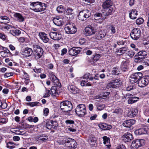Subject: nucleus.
<instances>
[{
	"instance_id": "obj_1",
	"label": "nucleus",
	"mask_w": 149,
	"mask_h": 149,
	"mask_svg": "<svg viewBox=\"0 0 149 149\" xmlns=\"http://www.w3.org/2000/svg\"><path fill=\"white\" fill-rule=\"evenodd\" d=\"M30 9L35 12L42 11L45 9V4L40 2H35L30 3Z\"/></svg>"
},
{
	"instance_id": "obj_2",
	"label": "nucleus",
	"mask_w": 149,
	"mask_h": 149,
	"mask_svg": "<svg viewBox=\"0 0 149 149\" xmlns=\"http://www.w3.org/2000/svg\"><path fill=\"white\" fill-rule=\"evenodd\" d=\"M113 3L111 0H106L104 2L102 7L104 9H106V16L111 15L114 11V7Z\"/></svg>"
},
{
	"instance_id": "obj_3",
	"label": "nucleus",
	"mask_w": 149,
	"mask_h": 149,
	"mask_svg": "<svg viewBox=\"0 0 149 149\" xmlns=\"http://www.w3.org/2000/svg\"><path fill=\"white\" fill-rule=\"evenodd\" d=\"M60 107L63 111L67 113V115L69 114L68 112L71 111L73 107L72 103L68 101H65L61 102L60 103Z\"/></svg>"
},
{
	"instance_id": "obj_4",
	"label": "nucleus",
	"mask_w": 149,
	"mask_h": 149,
	"mask_svg": "<svg viewBox=\"0 0 149 149\" xmlns=\"http://www.w3.org/2000/svg\"><path fill=\"white\" fill-rule=\"evenodd\" d=\"M62 143L67 146L69 149H74L77 147V143L75 140L71 138L63 140Z\"/></svg>"
},
{
	"instance_id": "obj_5",
	"label": "nucleus",
	"mask_w": 149,
	"mask_h": 149,
	"mask_svg": "<svg viewBox=\"0 0 149 149\" xmlns=\"http://www.w3.org/2000/svg\"><path fill=\"white\" fill-rule=\"evenodd\" d=\"M75 110L77 114L79 117H83L86 114V106L84 104H81L78 105Z\"/></svg>"
},
{
	"instance_id": "obj_6",
	"label": "nucleus",
	"mask_w": 149,
	"mask_h": 149,
	"mask_svg": "<svg viewBox=\"0 0 149 149\" xmlns=\"http://www.w3.org/2000/svg\"><path fill=\"white\" fill-rule=\"evenodd\" d=\"M64 29L66 33L70 34L75 33L77 30L75 24L72 23L67 24L65 26Z\"/></svg>"
},
{
	"instance_id": "obj_7",
	"label": "nucleus",
	"mask_w": 149,
	"mask_h": 149,
	"mask_svg": "<svg viewBox=\"0 0 149 149\" xmlns=\"http://www.w3.org/2000/svg\"><path fill=\"white\" fill-rule=\"evenodd\" d=\"M97 28L92 25H89L86 27L84 30V34L86 36H90L95 33L96 32Z\"/></svg>"
},
{
	"instance_id": "obj_8",
	"label": "nucleus",
	"mask_w": 149,
	"mask_h": 149,
	"mask_svg": "<svg viewBox=\"0 0 149 149\" xmlns=\"http://www.w3.org/2000/svg\"><path fill=\"white\" fill-rule=\"evenodd\" d=\"M91 15V13L89 10H85L79 12L78 17L79 20L84 21L86 20Z\"/></svg>"
},
{
	"instance_id": "obj_9",
	"label": "nucleus",
	"mask_w": 149,
	"mask_h": 149,
	"mask_svg": "<svg viewBox=\"0 0 149 149\" xmlns=\"http://www.w3.org/2000/svg\"><path fill=\"white\" fill-rule=\"evenodd\" d=\"M33 47L35 58H39L42 56L43 52L42 49L40 46L37 45H34Z\"/></svg>"
},
{
	"instance_id": "obj_10",
	"label": "nucleus",
	"mask_w": 149,
	"mask_h": 149,
	"mask_svg": "<svg viewBox=\"0 0 149 149\" xmlns=\"http://www.w3.org/2000/svg\"><path fill=\"white\" fill-rule=\"evenodd\" d=\"M142 75V74L141 72L132 74L130 77V81L131 83H134L139 80Z\"/></svg>"
},
{
	"instance_id": "obj_11",
	"label": "nucleus",
	"mask_w": 149,
	"mask_h": 149,
	"mask_svg": "<svg viewBox=\"0 0 149 149\" xmlns=\"http://www.w3.org/2000/svg\"><path fill=\"white\" fill-rule=\"evenodd\" d=\"M130 36L133 40L138 39L141 36V31L139 29L135 28L133 29L131 32Z\"/></svg>"
},
{
	"instance_id": "obj_12",
	"label": "nucleus",
	"mask_w": 149,
	"mask_h": 149,
	"mask_svg": "<svg viewBox=\"0 0 149 149\" xmlns=\"http://www.w3.org/2000/svg\"><path fill=\"white\" fill-rule=\"evenodd\" d=\"M145 141L142 139H137L133 141L131 145V147L133 149H137L140 146L144 144Z\"/></svg>"
},
{
	"instance_id": "obj_13",
	"label": "nucleus",
	"mask_w": 149,
	"mask_h": 149,
	"mask_svg": "<svg viewBox=\"0 0 149 149\" xmlns=\"http://www.w3.org/2000/svg\"><path fill=\"white\" fill-rule=\"evenodd\" d=\"M149 83V76H146L141 78L138 82L139 86L143 87L148 84Z\"/></svg>"
},
{
	"instance_id": "obj_14",
	"label": "nucleus",
	"mask_w": 149,
	"mask_h": 149,
	"mask_svg": "<svg viewBox=\"0 0 149 149\" xmlns=\"http://www.w3.org/2000/svg\"><path fill=\"white\" fill-rule=\"evenodd\" d=\"M120 84V81L117 79H113L110 81L108 84L107 87L110 88H115L118 87Z\"/></svg>"
},
{
	"instance_id": "obj_15",
	"label": "nucleus",
	"mask_w": 149,
	"mask_h": 149,
	"mask_svg": "<svg viewBox=\"0 0 149 149\" xmlns=\"http://www.w3.org/2000/svg\"><path fill=\"white\" fill-rule=\"evenodd\" d=\"M33 52L31 48L26 47L23 49L21 52V54L23 56V57L26 58L31 56Z\"/></svg>"
},
{
	"instance_id": "obj_16",
	"label": "nucleus",
	"mask_w": 149,
	"mask_h": 149,
	"mask_svg": "<svg viewBox=\"0 0 149 149\" xmlns=\"http://www.w3.org/2000/svg\"><path fill=\"white\" fill-rule=\"evenodd\" d=\"M80 48L78 47H73L70 49L68 52L69 54L72 56H76L80 52Z\"/></svg>"
},
{
	"instance_id": "obj_17",
	"label": "nucleus",
	"mask_w": 149,
	"mask_h": 149,
	"mask_svg": "<svg viewBox=\"0 0 149 149\" xmlns=\"http://www.w3.org/2000/svg\"><path fill=\"white\" fill-rule=\"evenodd\" d=\"M122 140L125 142H128L132 140L133 137L132 135L130 133L127 132L122 136Z\"/></svg>"
},
{
	"instance_id": "obj_18",
	"label": "nucleus",
	"mask_w": 149,
	"mask_h": 149,
	"mask_svg": "<svg viewBox=\"0 0 149 149\" xmlns=\"http://www.w3.org/2000/svg\"><path fill=\"white\" fill-rule=\"evenodd\" d=\"M135 123V120L134 119H131L124 121L123 125L125 127L130 128Z\"/></svg>"
},
{
	"instance_id": "obj_19",
	"label": "nucleus",
	"mask_w": 149,
	"mask_h": 149,
	"mask_svg": "<svg viewBox=\"0 0 149 149\" xmlns=\"http://www.w3.org/2000/svg\"><path fill=\"white\" fill-rule=\"evenodd\" d=\"M53 22L56 25L60 26L63 24V21L62 18L56 17L53 19Z\"/></svg>"
},
{
	"instance_id": "obj_20",
	"label": "nucleus",
	"mask_w": 149,
	"mask_h": 149,
	"mask_svg": "<svg viewBox=\"0 0 149 149\" xmlns=\"http://www.w3.org/2000/svg\"><path fill=\"white\" fill-rule=\"evenodd\" d=\"M50 38L54 40H58L61 38V36L56 32H52L49 35Z\"/></svg>"
},
{
	"instance_id": "obj_21",
	"label": "nucleus",
	"mask_w": 149,
	"mask_h": 149,
	"mask_svg": "<svg viewBox=\"0 0 149 149\" xmlns=\"http://www.w3.org/2000/svg\"><path fill=\"white\" fill-rule=\"evenodd\" d=\"M49 77L51 80L54 83V85H58L59 80L52 72H51L49 73Z\"/></svg>"
},
{
	"instance_id": "obj_22",
	"label": "nucleus",
	"mask_w": 149,
	"mask_h": 149,
	"mask_svg": "<svg viewBox=\"0 0 149 149\" xmlns=\"http://www.w3.org/2000/svg\"><path fill=\"white\" fill-rule=\"evenodd\" d=\"M39 35L40 38L45 43H47L49 40L47 35L44 32H40Z\"/></svg>"
},
{
	"instance_id": "obj_23",
	"label": "nucleus",
	"mask_w": 149,
	"mask_h": 149,
	"mask_svg": "<svg viewBox=\"0 0 149 149\" xmlns=\"http://www.w3.org/2000/svg\"><path fill=\"white\" fill-rule=\"evenodd\" d=\"M88 141L89 143L92 146H95L97 144V139L96 137L92 135L89 136Z\"/></svg>"
},
{
	"instance_id": "obj_24",
	"label": "nucleus",
	"mask_w": 149,
	"mask_h": 149,
	"mask_svg": "<svg viewBox=\"0 0 149 149\" xmlns=\"http://www.w3.org/2000/svg\"><path fill=\"white\" fill-rule=\"evenodd\" d=\"M13 16L19 22H22L25 20V17L19 13H15Z\"/></svg>"
},
{
	"instance_id": "obj_25",
	"label": "nucleus",
	"mask_w": 149,
	"mask_h": 149,
	"mask_svg": "<svg viewBox=\"0 0 149 149\" xmlns=\"http://www.w3.org/2000/svg\"><path fill=\"white\" fill-rule=\"evenodd\" d=\"M54 123H56L54 122L52 120H50L47 122L46 124V128L49 130H51L52 128H55L56 126L54 125Z\"/></svg>"
},
{
	"instance_id": "obj_26",
	"label": "nucleus",
	"mask_w": 149,
	"mask_h": 149,
	"mask_svg": "<svg viewBox=\"0 0 149 149\" xmlns=\"http://www.w3.org/2000/svg\"><path fill=\"white\" fill-rule=\"evenodd\" d=\"M48 137L46 135L44 134H42L37 136L36 139V140L40 142H42L44 141H45L48 139Z\"/></svg>"
},
{
	"instance_id": "obj_27",
	"label": "nucleus",
	"mask_w": 149,
	"mask_h": 149,
	"mask_svg": "<svg viewBox=\"0 0 149 149\" xmlns=\"http://www.w3.org/2000/svg\"><path fill=\"white\" fill-rule=\"evenodd\" d=\"M138 14L136 9H133L131 10L129 13V17L132 19H134L136 18Z\"/></svg>"
},
{
	"instance_id": "obj_28",
	"label": "nucleus",
	"mask_w": 149,
	"mask_h": 149,
	"mask_svg": "<svg viewBox=\"0 0 149 149\" xmlns=\"http://www.w3.org/2000/svg\"><path fill=\"white\" fill-rule=\"evenodd\" d=\"M129 64L128 61H123L121 65V68L122 70L124 71H126L129 68Z\"/></svg>"
},
{
	"instance_id": "obj_29",
	"label": "nucleus",
	"mask_w": 149,
	"mask_h": 149,
	"mask_svg": "<svg viewBox=\"0 0 149 149\" xmlns=\"http://www.w3.org/2000/svg\"><path fill=\"white\" fill-rule=\"evenodd\" d=\"M106 35V33L104 31H101L96 33V38L98 40H101L104 38Z\"/></svg>"
},
{
	"instance_id": "obj_30",
	"label": "nucleus",
	"mask_w": 149,
	"mask_h": 149,
	"mask_svg": "<svg viewBox=\"0 0 149 149\" xmlns=\"http://www.w3.org/2000/svg\"><path fill=\"white\" fill-rule=\"evenodd\" d=\"M134 132L136 135L146 134L147 133V130L146 128H142L135 130Z\"/></svg>"
},
{
	"instance_id": "obj_31",
	"label": "nucleus",
	"mask_w": 149,
	"mask_h": 149,
	"mask_svg": "<svg viewBox=\"0 0 149 149\" xmlns=\"http://www.w3.org/2000/svg\"><path fill=\"white\" fill-rule=\"evenodd\" d=\"M10 19L6 16L0 17V23L3 24H7L9 22Z\"/></svg>"
},
{
	"instance_id": "obj_32",
	"label": "nucleus",
	"mask_w": 149,
	"mask_h": 149,
	"mask_svg": "<svg viewBox=\"0 0 149 149\" xmlns=\"http://www.w3.org/2000/svg\"><path fill=\"white\" fill-rule=\"evenodd\" d=\"M68 90L72 93H77L79 92L78 88L72 85H69L68 87Z\"/></svg>"
},
{
	"instance_id": "obj_33",
	"label": "nucleus",
	"mask_w": 149,
	"mask_h": 149,
	"mask_svg": "<svg viewBox=\"0 0 149 149\" xmlns=\"http://www.w3.org/2000/svg\"><path fill=\"white\" fill-rule=\"evenodd\" d=\"M106 15L104 14H102L100 13H96L94 15V18L95 19H102V20H104L106 18Z\"/></svg>"
},
{
	"instance_id": "obj_34",
	"label": "nucleus",
	"mask_w": 149,
	"mask_h": 149,
	"mask_svg": "<svg viewBox=\"0 0 149 149\" xmlns=\"http://www.w3.org/2000/svg\"><path fill=\"white\" fill-rule=\"evenodd\" d=\"M13 29L10 30V33L13 36H17L19 35L21 33L20 31L16 29L14 27H12Z\"/></svg>"
},
{
	"instance_id": "obj_35",
	"label": "nucleus",
	"mask_w": 149,
	"mask_h": 149,
	"mask_svg": "<svg viewBox=\"0 0 149 149\" xmlns=\"http://www.w3.org/2000/svg\"><path fill=\"white\" fill-rule=\"evenodd\" d=\"M99 126L100 128L104 130H107L110 129L111 127L106 124L102 123L99 124Z\"/></svg>"
},
{
	"instance_id": "obj_36",
	"label": "nucleus",
	"mask_w": 149,
	"mask_h": 149,
	"mask_svg": "<svg viewBox=\"0 0 149 149\" xmlns=\"http://www.w3.org/2000/svg\"><path fill=\"white\" fill-rule=\"evenodd\" d=\"M51 91L52 95L56 96L59 95V92L56 90V88L55 86L52 87L51 88Z\"/></svg>"
},
{
	"instance_id": "obj_37",
	"label": "nucleus",
	"mask_w": 149,
	"mask_h": 149,
	"mask_svg": "<svg viewBox=\"0 0 149 149\" xmlns=\"http://www.w3.org/2000/svg\"><path fill=\"white\" fill-rule=\"evenodd\" d=\"M111 72L113 74L118 75L120 73L121 70L118 67H114Z\"/></svg>"
},
{
	"instance_id": "obj_38",
	"label": "nucleus",
	"mask_w": 149,
	"mask_h": 149,
	"mask_svg": "<svg viewBox=\"0 0 149 149\" xmlns=\"http://www.w3.org/2000/svg\"><path fill=\"white\" fill-rule=\"evenodd\" d=\"M139 98L136 97H130L128 100V103L129 104H133L136 102Z\"/></svg>"
},
{
	"instance_id": "obj_39",
	"label": "nucleus",
	"mask_w": 149,
	"mask_h": 149,
	"mask_svg": "<svg viewBox=\"0 0 149 149\" xmlns=\"http://www.w3.org/2000/svg\"><path fill=\"white\" fill-rule=\"evenodd\" d=\"M127 47H123L120 48L119 49L117 50L116 52L117 53H118L120 54H118L121 55L125 53L127 51Z\"/></svg>"
},
{
	"instance_id": "obj_40",
	"label": "nucleus",
	"mask_w": 149,
	"mask_h": 149,
	"mask_svg": "<svg viewBox=\"0 0 149 149\" xmlns=\"http://www.w3.org/2000/svg\"><path fill=\"white\" fill-rule=\"evenodd\" d=\"M95 105L97 109L99 111L103 110L105 107L104 104H100L98 103H96Z\"/></svg>"
},
{
	"instance_id": "obj_41",
	"label": "nucleus",
	"mask_w": 149,
	"mask_h": 149,
	"mask_svg": "<svg viewBox=\"0 0 149 149\" xmlns=\"http://www.w3.org/2000/svg\"><path fill=\"white\" fill-rule=\"evenodd\" d=\"M144 59V58L142 57L139 55H138V56H135L134 61L136 62H140L142 61H143Z\"/></svg>"
},
{
	"instance_id": "obj_42",
	"label": "nucleus",
	"mask_w": 149,
	"mask_h": 149,
	"mask_svg": "<svg viewBox=\"0 0 149 149\" xmlns=\"http://www.w3.org/2000/svg\"><path fill=\"white\" fill-rule=\"evenodd\" d=\"M74 13L73 10L71 8H68L65 10V13L66 15H72Z\"/></svg>"
},
{
	"instance_id": "obj_43",
	"label": "nucleus",
	"mask_w": 149,
	"mask_h": 149,
	"mask_svg": "<svg viewBox=\"0 0 149 149\" xmlns=\"http://www.w3.org/2000/svg\"><path fill=\"white\" fill-rule=\"evenodd\" d=\"M93 56L92 58V60L93 62H95L99 59L100 56V54H96L93 55Z\"/></svg>"
},
{
	"instance_id": "obj_44",
	"label": "nucleus",
	"mask_w": 149,
	"mask_h": 149,
	"mask_svg": "<svg viewBox=\"0 0 149 149\" xmlns=\"http://www.w3.org/2000/svg\"><path fill=\"white\" fill-rule=\"evenodd\" d=\"M7 147L9 148L12 149L15 148V145L13 142L9 141L6 143Z\"/></svg>"
},
{
	"instance_id": "obj_45",
	"label": "nucleus",
	"mask_w": 149,
	"mask_h": 149,
	"mask_svg": "<svg viewBox=\"0 0 149 149\" xmlns=\"http://www.w3.org/2000/svg\"><path fill=\"white\" fill-rule=\"evenodd\" d=\"M56 10L58 13H61L64 11L65 9L62 6L60 5L57 7Z\"/></svg>"
},
{
	"instance_id": "obj_46",
	"label": "nucleus",
	"mask_w": 149,
	"mask_h": 149,
	"mask_svg": "<svg viewBox=\"0 0 149 149\" xmlns=\"http://www.w3.org/2000/svg\"><path fill=\"white\" fill-rule=\"evenodd\" d=\"M38 104H39V102H28L26 103V104L27 105L29 106L32 107L36 106H39Z\"/></svg>"
},
{
	"instance_id": "obj_47",
	"label": "nucleus",
	"mask_w": 149,
	"mask_h": 149,
	"mask_svg": "<svg viewBox=\"0 0 149 149\" xmlns=\"http://www.w3.org/2000/svg\"><path fill=\"white\" fill-rule=\"evenodd\" d=\"M138 55H140L144 58H145L147 56V52L144 51H141L139 52L138 53Z\"/></svg>"
},
{
	"instance_id": "obj_48",
	"label": "nucleus",
	"mask_w": 149,
	"mask_h": 149,
	"mask_svg": "<svg viewBox=\"0 0 149 149\" xmlns=\"http://www.w3.org/2000/svg\"><path fill=\"white\" fill-rule=\"evenodd\" d=\"M144 22L143 19L142 18H139L137 19L136 21V24L138 25L142 24Z\"/></svg>"
},
{
	"instance_id": "obj_49",
	"label": "nucleus",
	"mask_w": 149,
	"mask_h": 149,
	"mask_svg": "<svg viewBox=\"0 0 149 149\" xmlns=\"http://www.w3.org/2000/svg\"><path fill=\"white\" fill-rule=\"evenodd\" d=\"M131 112V115L133 116H135L138 113V110L136 109H134L130 111Z\"/></svg>"
},
{
	"instance_id": "obj_50",
	"label": "nucleus",
	"mask_w": 149,
	"mask_h": 149,
	"mask_svg": "<svg viewBox=\"0 0 149 149\" xmlns=\"http://www.w3.org/2000/svg\"><path fill=\"white\" fill-rule=\"evenodd\" d=\"M68 130L72 132H75L76 131V130L75 129V126H74L73 125L68 126Z\"/></svg>"
},
{
	"instance_id": "obj_51",
	"label": "nucleus",
	"mask_w": 149,
	"mask_h": 149,
	"mask_svg": "<svg viewBox=\"0 0 149 149\" xmlns=\"http://www.w3.org/2000/svg\"><path fill=\"white\" fill-rule=\"evenodd\" d=\"M103 143L104 144H106L109 142V138L106 136H104L103 137Z\"/></svg>"
},
{
	"instance_id": "obj_52",
	"label": "nucleus",
	"mask_w": 149,
	"mask_h": 149,
	"mask_svg": "<svg viewBox=\"0 0 149 149\" xmlns=\"http://www.w3.org/2000/svg\"><path fill=\"white\" fill-rule=\"evenodd\" d=\"M127 54L129 57H132L134 55L135 52L133 50H130L127 52Z\"/></svg>"
},
{
	"instance_id": "obj_53",
	"label": "nucleus",
	"mask_w": 149,
	"mask_h": 149,
	"mask_svg": "<svg viewBox=\"0 0 149 149\" xmlns=\"http://www.w3.org/2000/svg\"><path fill=\"white\" fill-rule=\"evenodd\" d=\"M8 121L7 119L6 118L0 119V125L6 124Z\"/></svg>"
},
{
	"instance_id": "obj_54",
	"label": "nucleus",
	"mask_w": 149,
	"mask_h": 149,
	"mask_svg": "<svg viewBox=\"0 0 149 149\" xmlns=\"http://www.w3.org/2000/svg\"><path fill=\"white\" fill-rule=\"evenodd\" d=\"M113 113H114L117 114H119L121 113V110L120 108H117L115 109L113 112Z\"/></svg>"
},
{
	"instance_id": "obj_55",
	"label": "nucleus",
	"mask_w": 149,
	"mask_h": 149,
	"mask_svg": "<svg viewBox=\"0 0 149 149\" xmlns=\"http://www.w3.org/2000/svg\"><path fill=\"white\" fill-rule=\"evenodd\" d=\"M110 94V92H103L102 94V97L103 98H106Z\"/></svg>"
},
{
	"instance_id": "obj_56",
	"label": "nucleus",
	"mask_w": 149,
	"mask_h": 149,
	"mask_svg": "<svg viewBox=\"0 0 149 149\" xmlns=\"http://www.w3.org/2000/svg\"><path fill=\"white\" fill-rule=\"evenodd\" d=\"M65 123L68 125V124L72 125H73L74 124V120H65Z\"/></svg>"
},
{
	"instance_id": "obj_57",
	"label": "nucleus",
	"mask_w": 149,
	"mask_h": 149,
	"mask_svg": "<svg viewBox=\"0 0 149 149\" xmlns=\"http://www.w3.org/2000/svg\"><path fill=\"white\" fill-rule=\"evenodd\" d=\"M111 31V33L112 34H114L116 32L115 27L113 25H111L109 27Z\"/></svg>"
},
{
	"instance_id": "obj_58",
	"label": "nucleus",
	"mask_w": 149,
	"mask_h": 149,
	"mask_svg": "<svg viewBox=\"0 0 149 149\" xmlns=\"http://www.w3.org/2000/svg\"><path fill=\"white\" fill-rule=\"evenodd\" d=\"M13 75V73L12 72H6L4 75L5 78H7Z\"/></svg>"
},
{
	"instance_id": "obj_59",
	"label": "nucleus",
	"mask_w": 149,
	"mask_h": 149,
	"mask_svg": "<svg viewBox=\"0 0 149 149\" xmlns=\"http://www.w3.org/2000/svg\"><path fill=\"white\" fill-rule=\"evenodd\" d=\"M46 93L44 96V97H47L49 96L51 94L49 90H47L46 88Z\"/></svg>"
},
{
	"instance_id": "obj_60",
	"label": "nucleus",
	"mask_w": 149,
	"mask_h": 149,
	"mask_svg": "<svg viewBox=\"0 0 149 149\" xmlns=\"http://www.w3.org/2000/svg\"><path fill=\"white\" fill-rule=\"evenodd\" d=\"M10 26L11 27V28H12L11 26H10L8 25L6 26H3L2 29L3 31H8L10 29Z\"/></svg>"
},
{
	"instance_id": "obj_61",
	"label": "nucleus",
	"mask_w": 149,
	"mask_h": 149,
	"mask_svg": "<svg viewBox=\"0 0 149 149\" xmlns=\"http://www.w3.org/2000/svg\"><path fill=\"white\" fill-rule=\"evenodd\" d=\"M24 126L25 127V128L27 129L33 128L34 127L33 125H30L27 124H25Z\"/></svg>"
},
{
	"instance_id": "obj_62",
	"label": "nucleus",
	"mask_w": 149,
	"mask_h": 149,
	"mask_svg": "<svg viewBox=\"0 0 149 149\" xmlns=\"http://www.w3.org/2000/svg\"><path fill=\"white\" fill-rule=\"evenodd\" d=\"M86 42V40L84 38H81L79 39V42L81 45H84Z\"/></svg>"
},
{
	"instance_id": "obj_63",
	"label": "nucleus",
	"mask_w": 149,
	"mask_h": 149,
	"mask_svg": "<svg viewBox=\"0 0 149 149\" xmlns=\"http://www.w3.org/2000/svg\"><path fill=\"white\" fill-rule=\"evenodd\" d=\"M3 50L4 51L5 53L9 54H10L11 55V53L10 52L9 50L6 47H3Z\"/></svg>"
},
{
	"instance_id": "obj_64",
	"label": "nucleus",
	"mask_w": 149,
	"mask_h": 149,
	"mask_svg": "<svg viewBox=\"0 0 149 149\" xmlns=\"http://www.w3.org/2000/svg\"><path fill=\"white\" fill-rule=\"evenodd\" d=\"M143 63L146 66H148L149 65V60L148 59H145L143 60Z\"/></svg>"
}]
</instances>
